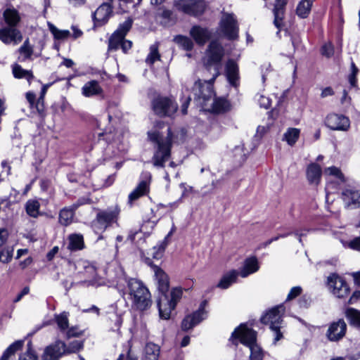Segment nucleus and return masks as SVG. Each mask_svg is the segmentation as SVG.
<instances>
[{
    "instance_id": "f257e3e1",
    "label": "nucleus",
    "mask_w": 360,
    "mask_h": 360,
    "mask_svg": "<svg viewBox=\"0 0 360 360\" xmlns=\"http://www.w3.org/2000/svg\"><path fill=\"white\" fill-rule=\"evenodd\" d=\"M112 284L122 296L125 295V288L127 285L132 302L138 309L144 311L151 306V295L148 288L140 280L129 278L122 268L118 267L115 269Z\"/></svg>"
},
{
    "instance_id": "f03ea898",
    "label": "nucleus",
    "mask_w": 360,
    "mask_h": 360,
    "mask_svg": "<svg viewBox=\"0 0 360 360\" xmlns=\"http://www.w3.org/2000/svg\"><path fill=\"white\" fill-rule=\"evenodd\" d=\"M148 136L150 141L156 144L152 158L153 165L164 167L165 162L169 160L171 155L172 134L170 129L167 128V134L165 137L156 130L148 131Z\"/></svg>"
},
{
    "instance_id": "7ed1b4c3",
    "label": "nucleus",
    "mask_w": 360,
    "mask_h": 360,
    "mask_svg": "<svg viewBox=\"0 0 360 360\" xmlns=\"http://www.w3.org/2000/svg\"><path fill=\"white\" fill-rule=\"evenodd\" d=\"M3 16L8 27L0 28V40L5 44H19L22 36L20 31L15 27L20 20L18 11L8 8L4 11Z\"/></svg>"
},
{
    "instance_id": "20e7f679",
    "label": "nucleus",
    "mask_w": 360,
    "mask_h": 360,
    "mask_svg": "<svg viewBox=\"0 0 360 360\" xmlns=\"http://www.w3.org/2000/svg\"><path fill=\"white\" fill-rule=\"evenodd\" d=\"M83 347L79 340H74L66 347L64 342L58 340L55 344L46 347L42 354L43 360H58L63 354L79 351Z\"/></svg>"
},
{
    "instance_id": "39448f33",
    "label": "nucleus",
    "mask_w": 360,
    "mask_h": 360,
    "mask_svg": "<svg viewBox=\"0 0 360 360\" xmlns=\"http://www.w3.org/2000/svg\"><path fill=\"white\" fill-rule=\"evenodd\" d=\"M285 312V307L283 304L276 306L268 310L261 318V321L267 325L269 329L274 333L275 338H282L283 316Z\"/></svg>"
},
{
    "instance_id": "423d86ee",
    "label": "nucleus",
    "mask_w": 360,
    "mask_h": 360,
    "mask_svg": "<svg viewBox=\"0 0 360 360\" xmlns=\"http://www.w3.org/2000/svg\"><path fill=\"white\" fill-rule=\"evenodd\" d=\"M218 76L219 69L216 68L215 72L213 73V76L210 79L203 82L199 80L195 83L193 88L195 99L202 100L200 101L202 105L205 106L207 102L214 97L213 83Z\"/></svg>"
},
{
    "instance_id": "0eeeda50",
    "label": "nucleus",
    "mask_w": 360,
    "mask_h": 360,
    "mask_svg": "<svg viewBox=\"0 0 360 360\" xmlns=\"http://www.w3.org/2000/svg\"><path fill=\"white\" fill-rule=\"evenodd\" d=\"M120 212V209L117 206L100 210L93 221L94 228L100 231L105 230L112 224L117 222Z\"/></svg>"
},
{
    "instance_id": "6e6552de",
    "label": "nucleus",
    "mask_w": 360,
    "mask_h": 360,
    "mask_svg": "<svg viewBox=\"0 0 360 360\" xmlns=\"http://www.w3.org/2000/svg\"><path fill=\"white\" fill-rule=\"evenodd\" d=\"M154 112L160 117H172L178 109L177 103L170 98L158 96L152 101Z\"/></svg>"
},
{
    "instance_id": "1a4fd4ad",
    "label": "nucleus",
    "mask_w": 360,
    "mask_h": 360,
    "mask_svg": "<svg viewBox=\"0 0 360 360\" xmlns=\"http://www.w3.org/2000/svg\"><path fill=\"white\" fill-rule=\"evenodd\" d=\"M238 25L232 13H224L219 23L220 32L228 39L235 40L238 37Z\"/></svg>"
},
{
    "instance_id": "9d476101",
    "label": "nucleus",
    "mask_w": 360,
    "mask_h": 360,
    "mask_svg": "<svg viewBox=\"0 0 360 360\" xmlns=\"http://www.w3.org/2000/svg\"><path fill=\"white\" fill-rule=\"evenodd\" d=\"M327 285L330 292L338 298H344L349 293V288L345 281L336 274L328 277Z\"/></svg>"
},
{
    "instance_id": "9b49d317",
    "label": "nucleus",
    "mask_w": 360,
    "mask_h": 360,
    "mask_svg": "<svg viewBox=\"0 0 360 360\" xmlns=\"http://www.w3.org/2000/svg\"><path fill=\"white\" fill-rule=\"evenodd\" d=\"M206 55L207 58L206 68L209 69L211 65H214V72L216 68L219 70V64L224 55V49L221 44L218 41H212L208 46Z\"/></svg>"
},
{
    "instance_id": "f8f14e48",
    "label": "nucleus",
    "mask_w": 360,
    "mask_h": 360,
    "mask_svg": "<svg viewBox=\"0 0 360 360\" xmlns=\"http://www.w3.org/2000/svg\"><path fill=\"white\" fill-rule=\"evenodd\" d=\"M207 305V301H202L197 311L190 315L186 316L183 319L181 323V328L183 330L187 331L191 329L193 327L207 318V311L205 310Z\"/></svg>"
},
{
    "instance_id": "ddd939ff",
    "label": "nucleus",
    "mask_w": 360,
    "mask_h": 360,
    "mask_svg": "<svg viewBox=\"0 0 360 360\" xmlns=\"http://www.w3.org/2000/svg\"><path fill=\"white\" fill-rule=\"evenodd\" d=\"M174 5L177 10L190 15L197 16L204 11L203 4L198 0H176Z\"/></svg>"
},
{
    "instance_id": "4468645a",
    "label": "nucleus",
    "mask_w": 360,
    "mask_h": 360,
    "mask_svg": "<svg viewBox=\"0 0 360 360\" xmlns=\"http://www.w3.org/2000/svg\"><path fill=\"white\" fill-rule=\"evenodd\" d=\"M326 125L332 130L347 131L350 127L348 117L338 114H330L326 118Z\"/></svg>"
},
{
    "instance_id": "2eb2a0df",
    "label": "nucleus",
    "mask_w": 360,
    "mask_h": 360,
    "mask_svg": "<svg viewBox=\"0 0 360 360\" xmlns=\"http://www.w3.org/2000/svg\"><path fill=\"white\" fill-rule=\"evenodd\" d=\"M112 15V7L109 3H103L93 13L94 27L105 25Z\"/></svg>"
},
{
    "instance_id": "dca6fc26",
    "label": "nucleus",
    "mask_w": 360,
    "mask_h": 360,
    "mask_svg": "<svg viewBox=\"0 0 360 360\" xmlns=\"http://www.w3.org/2000/svg\"><path fill=\"white\" fill-rule=\"evenodd\" d=\"M232 343L238 345V342L250 348V360H262L263 350L257 344V339H231Z\"/></svg>"
},
{
    "instance_id": "f3484780",
    "label": "nucleus",
    "mask_w": 360,
    "mask_h": 360,
    "mask_svg": "<svg viewBox=\"0 0 360 360\" xmlns=\"http://www.w3.org/2000/svg\"><path fill=\"white\" fill-rule=\"evenodd\" d=\"M158 307L159 315L162 319L168 320L170 318L171 312L176 307L174 302L169 300L167 293L161 294L158 300Z\"/></svg>"
},
{
    "instance_id": "a211bd4d",
    "label": "nucleus",
    "mask_w": 360,
    "mask_h": 360,
    "mask_svg": "<svg viewBox=\"0 0 360 360\" xmlns=\"http://www.w3.org/2000/svg\"><path fill=\"white\" fill-rule=\"evenodd\" d=\"M190 35L198 45H204L212 37L211 32L206 27L194 25L190 30Z\"/></svg>"
},
{
    "instance_id": "6ab92c4d",
    "label": "nucleus",
    "mask_w": 360,
    "mask_h": 360,
    "mask_svg": "<svg viewBox=\"0 0 360 360\" xmlns=\"http://www.w3.org/2000/svg\"><path fill=\"white\" fill-rule=\"evenodd\" d=\"M150 191V181L143 180L139 182L137 186L129 194L128 204L131 206L136 200L146 195Z\"/></svg>"
},
{
    "instance_id": "aec40b11",
    "label": "nucleus",
    "mask_w": 360,
    "mask_h": 360,
    "mask_svg": "<svg viewBox=\"0 0 360 360\" xmlns=\"http://www.w3.org/2000/svg\"><path fill=\"white\" fill-rule=\"evenodd\" d=\"M342 198L345 206L356 207L360 204V191L347 188L342 192Z\"/></svg>"
},
{
    "instance_id": "412c9836",
    "label": "nucleus",
    "mask_w": 360,
    "mask_h": 360,
    "mask_svg": "<svg viewBox=\"0 0 360 360\" xmlns=\"http://www.w3.org/2000/svg\"><path fill=\"white\" fill-rule=\"evenodd\" d=\"M307 179L310 185L318 186L321 179L322 169L316 163L309 164L306 169Z\"/></svg>"
},
{
    "instance_id": "4be33fe9",
    "label": "nucleus",
    "mask_w": 360,
    "mask_h": 360,
    "mask_svg": "<svg viewBox=\"0 0 360 360\" xmlns=\"http://www.w3.org/2000/svg\"><path fill=\"white\" fill-rule=\"evenodd\" d=\"M157 287L161 294L167 293L169 288V278L167 274L160 267L153 268Z\"/></svg>"
},
{
    "instance_id": "5701e85b",
    "label": "nucleus",
    "mask_w": 360,
    "mask_h": 360,
    "mask_svg": "<svg viewBox=\"0 0 360 360\" xmlns=\"http://www.w3.org/2000/svg\"><path fill=\"white\" fill-rule=\"evenodd\" d=\"M287 2L288 0H276L275 1L273 10L274 15V24L279 30L283 26L285 8Z\"/></svg>"
},
{
    "instance_id": "b1692460",
    "label": "nucleus",
    "mask_w": 360,
    "mask_h": 360,
    "mask_svg": "<svg viewBox=\"0 0 360 360\" xmlns=\"http://www.w3.org/2000/svg\"><path fill=\"white\" fill-rule=\"evenodd\" d=\"M347 330V324L342 319L333 322L327 330V338H343Z\"/></svg>"
},
{
    "instance_id": "393cba45",
    "label": "nucleus",
    "mask_w": 360,
    "mask_h": 360,
    "mask_svg": "<svg viewBox=\"0 0 360 360\" xmlns=\"http://www.w3.org/2000/svg\"><path fill=\"white\" fill-rule=\"evenodd\" d=\"M226 76L231 85L235 87L238 85V67L233 60H229L226 64Z\"/></svg>"
},
{
    "instance_id": "a878e982",
    "label": "nucleus",
    "mask_w": 360,
    "mask_h": 360,
    "mask_svg": "<svg viewBox=\"0 0 360 360\" xmlns=\"http://www.w3.org/2000/svg\"><path fill=\"white\" fill-rule=\"evenodd\" d=\"M257 335V332L253 330L251 325L248 323H243L235 328L231 338H256Z\"/></svg>"
},
{
    "instance_id": "bb28decb",
    "label": "nucleus",
    "mask_w": 360,
    "mask_h": 360,
    "mask_svg": "<svg viewBox=\"0 0 360 360\" xmlns=\"http://www.w3.org/2000/svg\"><path fill=\"white\" fill-rule=\"evenodd\" d=\"M85 248L84 237L80 233H72L68 237L67 248L71 252L83 250Z\"/></svg>"
},
{
    "instance_id": "cd10ccee",
    "label": "nucleus",
    "mask_w": 360,
    "mask_h": 360,
    "mask_svg": "<svg viewBox=\"0 0 360 360\" xmlns=\"http://www.w3.org/2000/svg\"><path fill=\"white\" fill-rule=\"evenodd\" d=\"M259 270L258 261L256 257H250L245 260L243 267L239 273L243 278H246L250 274Z\"/></svg>"
},
{
    "instance_id": "c85d7f7f",
    "label": "nucleus",
    "mask_w": 360,
    "mask_h": 360,
    "mask_svg": "<svg viewBox=\"0 0 360 360\" xmlns=\"http://www.w3.org/2000/svg\"><path fill=\"white\" fill-rule=\"evenodd\" d=\"M82 94L86 97L99 96L103 93V89L96 80L86 82L82 89Z\"/></svg>"
},
{
    "instance_id": "c756f323",
    "label": "nucleus",
    "mask_w": 360,
    "mask_h": 360,
    "mask_svg": "<svg viewBox=\"0 0 360 360\" xmlns=\"http://www.w3.org/2000/svg\"><path fill=\"white\" fill-rule=\"evenodd\" d=\"M239 275L236 270H231L226 273L217 284V287L221 289H227L232 283L236 282Z\"/></svg>"
},
{
    "instance_id": "7c9ffc66",
    "label": "nucleus",
    "mask_w": 360,
    "mask_h": 360,
    "mask_svg": "<svg viewBox=\"0 0 360 360\" xmlns=\"http://www.w3.org/2000/svg\"><path fill=\"white\" fill-rule=\"evenodd\" d=\"M75 211L70 207H65L59 212V223L65 226L72 224Z\"/></svg>"
},
{
    "instance_id": "2f4dec72",
    "label": "nucleus",
    "mask_w": 360,
    "mask_h": 360,
    "mask_svg": "<svg viewBox=\"0 0 360 360\" xmlns=\"http://www.w3.org/2000/svg\"><path fill=\"white\" fill-rule=\"evenodd\" d=\"M160 347L153 342H148L144 348V360H158Z\"/></svg>"
},
{
    "instance_id": "473e14b6",
    "label": "nucleus",
    "mask_w": 360,
    "mask_h": 360,
    "mask_svg": "<svg viewBox=\"0 0 360 360\" xmlns=\"http://www.w3.org/2000/svg\"><path fill=\"white\" fill-rule=\"evenodd\" d=\"M315 0H301L296 8V14L301 18H306L310 13Z\"/></svg>"
},
{
    "instance_id": "72a5a7b5",
    "label": "nucleus",
    "mask_w": 360,
    "mask_h": 360,
    "mask_svg": "<svg viewBox=\"0 0 360 360\" xmlns=\"http://www.w3.org/2000/svg\"><path fill=\"white\" fill-rule=\"evenodd\" d=\"M23 345V340H17L11 345L4 352L0 360H14L15 352L21 349Z\"/></svg>"
},
{
    "instance_id": "f704fd0d",
    "label": "nucleus",
    "mask_w": 360,
    "mask_h": 360,
    "mask_svg": "<svg viewBox=\"0 0 360 360\" xmlns=\"http://www.w3.org/2000/svg\"><path fill=\"white\" fill-rule=\"evenodd\" d=\"M69 312L63 311L59 314H55L54 321L58 328L63 333H65L69 327Z\"/></svg>"
},
{
    "instance_id": "c9c22d12",
    "label": "nucleus",
    "mask_w": 360,
    "mask_h": 360,
    "mask_svg": "<svg viewBox=\"0 0 360 360\" xmlns=\"http://www.w3.org/2000/svg\"><path fill=\"white\" fill-rule=\"evenodd\" d=\"M12 71L13 76L18 79H26L28 82H30L33 79L34 76L30 70H26L23 69L20 65L14 64L12 67Z\"/></svg>"
},
{
    "instance_id": "e433bc0d",
    "label": "nucleus",
    "mask_w": 360,
    "mask_h": 360,
    "mask_svg": "<svg viewBox=\"0 0 360 360\" xmlns=\"http://www.w3.org/2000/svg\"><path fill=\"white\" fill-rule=\"evenodd\" d=\"M40 203L37 200H29L25 205L27 214L33 217L37 218L41 215L39 212Z\"/></svg>"
},
{
    "instance_id": "4c0bfd02",
    "label": "nucleus",
    "mask_w": 360,
    "mask_h": 360,
    "mask_svg": "<svg viewBox=\"0 0 360 360\" xmlns=\"http://www.w3.org/2000/svg\"><path fill=\"white\" fill-rule=\"evenodd\" d=\"M160 60V54L158 51V44L155 43L150 46V51L146 58V63L152 65L155 61Z\"/></svg>"
},
{
    "instance_id": "58836bf2",
    "label": "nucleus",
    "mask_w": 360,
    "mask_h": 360,
    "mask_svg": "<svg viewBox=\"0 0 360 360\" xmlns=\"http://www.w3.org/2000/svg\"><path fill=\"white\" fill-rule=\"evenodd\" d=\"M229 107V102L222 98H214L213 103L212 104V110L217 113L227 110Z\"/></svg>"
},
{
    "instance_id": "ea45409f",
    "label": "nucleus",
    "mask_w": 360,
    "mask_h": 360,
    "mask_svg": "<svg viewBox=\"0 0 360 360\" xmlns=\"http://www.w3.org/2000/svg\"><path fill=\"white\" fill-rule=\"evenodd\" d=\"M49 28L54 38L57 40H65L68 39L70 32L68 30H59L53 25L49 23Z\"/></svg>"
},
{
    "instance_id": "a19ab883",
    "label": "nucleus",
    "mask_w": 360,
    "mask_h": 360,
    "mask_svg": "<svg viewBox=\"0 0 360 360\" xmlns=\"http://www.w3.org/2000/svg\"><path fill=\"white\" fill-rule=\"evenodd\" d=\"M300 132L297 128H289L284 134V139L289 145L293 146L299 138Z\"/></svg>"
},
{
    "instance_id": "79ce46f5",
    "label": "nucleus",
    "mask_w": 360,
    "mask_h": 360,
    "mask_svg": "<svg viewBox=\"0 0 360 360\" xmlns=\"http://www.w3.org/2000/svg\"><path fill=\"white\" fill-rule=\"evenodd\" d=\"M174 41L186 51H191L193 48V43L188 37L178 35L174 37Z\"/></svg>"
},
{
    "instance_id": "37998d69",
    "label": "nucleus",
    "mask_w": 360,
    "mask_h": 360,
    "mask_svg": "<svg viewBox=\"0 0 360 360\" xmlns=\"http://www.w3.org/2000/svg\"><path fill=\"white\" fill-rule=\"evenodd\" d=\"M346 316L352 325L360 327V311L354 309L349 308L346 311Z\"/></svg>"
},
{
    "instance_id": "c03bdc74",
    "label": "nucleus",
    "mask_w": 360,
    "mask_h": 360,
    "mask_svg": "<svg viewBox=\"0 0 360 360\" xmlns=\"http://www.w3.org/2000/svg\"><path fill=\"white\" fill-rule=\"evenodd\" d=\"M19 52L20 53V56L19 57L20 61H25L32 56L33 49L29 44L28 40L24 42L23 45L20 48Z\"/></svg>"
},
{
    "instance_id": "a18cd8bd",
    "label": "nucleus",
    "mask_w": 360,
    "mask_h": 360,
    "mask_svg": "<svg viewBox=\"0 0 360 360\" xmlns=\"http://www.w3.org/2000/svg\"><path fill=\"white\" fill-rule=\"evenodd\" d=\"M124 36L118 34L117 33L114 32V34L111 36L109 39L108 49L109 50H117L120 48Z\"/></svg>"
},
{
    "instance_id": "49530a36",
    "label": "nucleus",
    "mask_w": 360,
    "mask_h": 360,
    "mask_svg": "<svg viewBox=\"0 0 360 360\" xmlns=\"http://www.w3.org/2000/svg\"><path fill=\"white\" fill-rule=\"evenodd\" d=\"M84 331L85 330L82 328L80 326H73L71 327L69 326L65 333L68 338H75L84 335Z\"/></svg>"
},
{
    "instance_id": "de8ad7c7",
    "label": "nucleus",
    "mask_w": 360,
    "mask_h": 360,
    "mask_svg": "<svg viewBox=\"0 0 360 360\" xmlns=\"http://www.w3.org/2000/svg\"><path fill=\"white\" fill-rule=\"evenodd\" d=\"M37 355L35 352L32 349V341L27 343V350L19 358V360H37Z\"/></svg>"
},
{
    "instance_id": "09e8293b",
    "label": "nucleus",
    "mask_w": 360,
    "mask_h": 360,
    "mask_svg": "<svg viewBox=\"0 0 360 360\" xmlns=\"http://www.w3.org/2000/svg\"><path fill=\"white\" fill-rule=\"evenodd\" d=\"M325 175H330L336 177L341 181H344V176L342 174L340 169L336 167H329L324 170Z\"/></svg>"
},
{
    "instance_id": "8fccbe9b",
    "label": "nucleus",
    "mask_w": 360,
    "mask_h": 360,
    "mask_svg": "<svg viewBox=\"0 0 360 360\" xmlns=\"http://www.w3.org/2000/svg\"><path fill=\"white\" fill-rule=\"evenodd\" d=\"M13 250L10 248H6L0 251V262L8 263L13 257Z\"/></svg>"
},
{
    "instance_id": "3c124183",
    "label": "nucleus",
    "mask_w": 360,
    "mask_h": 360,
    "mask_svg": "<svg viewBox=\"0 0 360 360\" xmlns=\"http://www.w3.org/2000/svg\"><path fill=\"white\" fill-rule=\"evenodd\" d=\"M359 72V69L353 61L351 63V72L348 76L349 82L352 87L356 86V76Z\"/></svg>"
},
{
    "instance_id": "603ef678",
    "label": "nucleus",
    "mask_w": 360,
    "mask_h": 360,
    "mask_svg": "<svg viewBox=\"0 0 360 360\" xmlns=\"http://www.w3.org/2000/svg\"><path fill=\"white\" fill-rule=\"evenodd\" d=\"M132 25V20L131 19H127L123 23H122L119 28L115 32L118 34L125 37L127 33L129 31Z\"/></svg>"
},
{
    "instance_id": "864d4df0",
    "label": "nucleus",
    "mask_w": 360,
    "mask_h": 360,
    "mask_svg": "<svg viewBox=\"0 0 360 360\" xmlns=\"http://www.w3.org/2000/svg\"><path fill=\"white\" fill-rule=\"evenodd\" d=\"M166 239L167 237L165 238V240L162 241L160 244L154 247L153 252L152 253L154 258L159 259L162 257L165 251V247L167 245Z\"/></svg>"
},
{
    "instance_id": "5fc2aeb1",
    "label": "nucleus",
    "mask_w": 360,
    "mask_h": 360,
    "mask_svg": "<svg viewBox=\"0 0 360 360\" xmlns=\"http://www.w3.org/2000/svg\"><path fill=\"white\" fill-rule=\"evenodd\" d=\"M182 296V290L179 288H174L171 291L169 300L171 302H174V305L176 306L177 302L180 300Z\"/></svg>"
},
{
    "instance_id": "6e6d98bb",
    "label": "nucleus",
    "mask_w": 360,
    "mask_h": 360,
    "mask_svg": "<svg viewBox=\"0 0 360 360\" xmlns=\"http://www.w3.org/2000/svg\"><path fill=\"white\" fill-rule=\"evenodd\" d=\"M334 50L331 43L325 44L321 48V53L323 56L329 58L333 55Z\"/></svg>"
},
{
    "instance_id": "4d7b16f0",
    "label": "nucleus",
    "mask_w": 360,
    "mask_h": 360,
    "mask_svg": "<svg viewBox=\"0 0 360 360\" xmlns=\"http://www.w3.org/2000/svg\"><path fill=\"white\" fill-rule=\"evenodd\" d=\"M302 289L300 286H295L292 288L287 296L286 300L290 301L295 299L302 293Z\"/></svg>"
},
{
    "instance_id": "13d9d810",
    "label": "nucleus",
    "mask_w": 360,
    "mask_h": 360,
    "mask_svg": "<svg viewBox=\"0 0 360 360\" xmlns=\"http://www.w3.org/2000/svg\"><path fill=\"white\" fill-rule=\"evenodd\" d=\"M258 102L261 107L264 108L266 109L269 108L271 106V100L264 96H259L258 98Z\"/></svg>"
},
{
    "instance_id": "bf43d9fd",
    "label": "nucleus",
    "mask_w": 360,
    "mask_h": 360,
    "mask_svg": "<svg viewBox=\"0 0 360 360\" xmlns=\"http://www.w3.org/2000/svg\"><path fill=\"white\" fill-rule=\"evenodd\" d=\"M89 202V200L84 198H79L76 202L73 203L70 207L76 211L80 206L87 204Z\"/></svg>"
},
{
    "instance_id": "052dcab7",
    "label": "nucleus",
    "mask_w": 360,
    "mask_h": 360,
    "mask_svg": "<svg viewBox=\"0 0 360 360\" xmlns=\"http://www.w3.org/2000/svg\"><path fill=\"white\" fill-rule=\"evenodd\" d=\"M349 245L352 249L360 251V236L352 240Z\"/></svg>"
},
{
    "instance_id": "680f3d73",
    "label": "nucleus",
    "mask_w": 360,
    "mask_h": 360,
    "mask_svg": "<svg viewBox=\"0 0 360 360\" xmlns=\"http://www.w3.org/2000/svg\"><path fill=\"white\" fill-rule=\"evenodd\" d=\"M269 130L267 126H259L257 129L256 136L262 138Z\"/></svg>"
},
{
    "instance_id": "e2e57ef3",
    "label": "nucleus",
    "mask_w": 360,
    "mask_h": 360,
    "mask_svg": "<svg viewBox=\"0 0 360 360\" xmlns=\"http://www.w3.org/2000/svg\"><path fill=\"white\" fill-rule=\"evenodd\" d=\"M8 236V233L6 229H0V246L6 242Z\"/></svg>"
},
{
    "instance_id": "0e129e2a",
    "label": "nucleus",
    "mask_w": 360,
    "mask_h": 360,
    "mask_svg": "<svg viewBox=\"0 0 360 360\" xmlns=\"http://www.w3.org/2000/svg\"><path fill=\"white\" fill-rule=\"evenodd\" d=\"M132 46V43L131 41L125 40L124 38L122 42L120 48L122 49L123 52L126 53L129 51Z\"/></svg>"
},
{
    "instance_id": "69168bd1",
    "label": "nucleus",
    "mask_w": 360,
    "mask_h": 360,
    "mask_svg": "<svg viewBox=\"0 0 360 360\" xmlns=\"http://www.w3.org/2000/svg\"><path fill=\"white\" fill-rule=\"evenodd\" d=\"M30 289L28 287H25L22 291L17 295V297L13 300L14 302H18L22 297L27 295L29 293Z\"/></svg>"
},
{
    "instance_id": "338daca9",
    "label": "nucleus",
    "mask_w": 360,
    "mask_h": 360,
    "mask_svg": "<svg viewBox=\"0 0 360 360\" xmlns=\"http://www.w3.org/2000/svg\"><path fill=\"white\" fill-rule=\"evenodd\" d=\"M26 98H27V101L29 102L30 107L34 108V101H35L34 94H33L32 92H27L26 94Z\"/></svg>"
},
{
    "instance_id": "774afa93",
    "label": "nucleus",
    "mask_w": 360,
    "mask_h": 360,
    "mask_svg": "<svg viewBox=\"0 0 360 360\" xmlns=\"http://www.w3.org/2000/svg\"><path fill=\"white\" fill-rule=\"evenodd\" d=\"M360 298V291L356 290L353 292L352 297L349 300V304H353L354 302H356L357 300Z\"/></svg>"
}]
</instances>
